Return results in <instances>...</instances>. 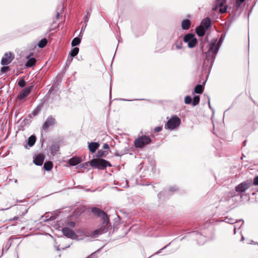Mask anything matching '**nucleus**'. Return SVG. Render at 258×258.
<instances>
[{
	"label": "nucleus",
	"instance_id": "1",
	"mask_svg": "<svg viewBox=\"0 0 258 258\" xmlns=\"http://www.w3.org/2000/svg\"><path fill=\"white\" fill-rule=\"evenodd\" d=\"M222 41V40L221 38L219 41H217L216 39H213L209 44V49L206 52V59L208 61H210L211 64L213 62L216 55L219 51Z\"/></svg>",
	"mask_w": 258,
	"mask_h": 258
},
{
	"label": "nucleus",
	"instance_id": "2",
	"mask_svg": "<svg viewBox=\"0 0 258 258\" xmlns=\"http://www.w3.org/2000/svg\"><path fill=\"white\" fill-rule=\"evenodd\" d=\"M90 165L93 167H95L100 169H103L107 167H110V163L102 159H94L91 161Z\"/></svg>",
	"mask_w": 258,
	"mask_h": 258
},
{
	"label": "nucleus",
	"instance_id": "3",
	"mask_svg": "<svg viewBox=\"0 0 258 258\" xmlns=\"http://www.w3.org/2000/svg\"><path fill=\"white\" fill-rule=\"evenodd\" d=\"M181 123L180 118L176 115L172 116L170 118L165 125L167 129L173 130L177 128Z\"/></svg>",
	"mask_w": 258,
	"mask_h": 258
},
{
	"label": "nucleus",
	"instance_id": "4",
	"mask_svg": "<svg viewBox=\"0 0 258 258\" xmlns=\"http://www.w3.org/2000/svg\"><path fill=\"white\" fill-rule=\"evenodd\" d=\"M151 142V139L147 136H142L134 141V145L137 148H142Z\"/></svg>",
	"mask_w": 258,
	"mask_h": 258
},
{
	"label": "nucleus",
	"instance_id": "5",
	"mask_svg": "<svg viewBox=\"0 0 258 258\" xmlns=\"http://www.w3.org/2000/svg\"><path fill=\"white\" fill-rule=\"evenodd\" d=\"M109 221V222H103L101 226L95 230L92 234V237L94 238L97 237L99 235H101L104 233L107 232L110 227Z\"/></svg>",
	"mask_w": 258,
	"mask_h": 258
},
{
	"label": "nucleus",
	"instance_id": "6",
	"mask_svg": "<svg viewBox=\"0 0 258 258\" xmlns=\"http://www.w3.org/2000/svg\"><path fill=\"white\" fill-rule=\"evenodd\" d=\"M183 40L187 44V45L189 48L194 47L197 42V40L195 35L190 33L187 34L184 36Z\"/></svg>",
	"mask_w": 258,
	"mask_h": 258
},
{
	"label": "nucleus",
	"instance_id": "7",
	"mask_svg": "<svg viewBox=\"0 0 258 258\" xmlns=\"http://www.w3.org/2000/svg\"><path fill=\"white\" fill-rule=\"evenodd\" d=\"M91 211L94 215L101 217L103 220V222L109 221V218L108 217L107 214L100 209L96 207H94L92 208Z\"/></svg>",
	"mask_w": 258,
	"mask_h": 258
},
{
	"label": "nucleus",
	"instance_id": "8",
	"mask_svg": "<svg viewBox=\"0 0 258 258\" xmlns=\"http://www.w3.org/2000/svg\"><path fill=\"white\" fill-rule=\"evenodd\" d=\"M250 184L251 182L249 181L242 182L236 186L235 190L238 192H244L246 189L249 188Z\"/></svg>",
	"mask_w": 258,
	"mask_h": 258
},
{
	"label": "nucleus",
	"instance_id": "9",
	"mask_svg": "<svg viewBox=\"0 0 258 258\" xmlns=\"http://www.w3.org/2000/svg\"><path fill=\"white\" fill-rule=\"evenodd\" d=\"M14 58L11 52L6 53L2 57L1 64L4 66L7 65L13 60Z\"/></svg>",
	"mask_w": 258,
	"mask_h": 258
},
{
	"label": "nucleus",
	"instance_id": "10",
	"mask_svg": "<svg viewBox=\"0 0 258 258\" xmlns=\"http://www.w3.org/2000/svg\"><path fill=\"white\" fill-rule=\"evenodd\" d=\"M63 234L67 238L74 239L76 237V234L70 228L64 227L62 229Z\"/></svg>",
	"mask_w": 258,
	"mask_h": 258
},
{
	"label": "nucleus",
	"instance_id": "11",
	"mask_svg": "<svg viewBox=\"0 0 258 258\" xmlns=\"http://www.w3.org/2000/svg\"><path fill=\"white\" fill-rule=\"evenodd\" d=\"M33 88L32 86H30L24 89L18 96V99L21 100L26 97L30 93Z\"/></svg>",
	"mask_w": 258,
	"mask_h": 258
},
{
	"label": "nucleus",
	"instance_id": "12",
	"mask_svg": "<svg viewBox=\"0 0 258 258\" xmlns=\"http://www.w3.org/2000/svg\"><path fill=\"white\" fill-rule=\"evenodd\" d=\"M55 123V119L51 116H49L43 124L42 128L44 130L46 131L48 128L53 125Z\"/></svg>",
	"mask_w": 258,
	"mask_h": 258
},
{
	"label": "nucleus",
	"instance_id": "13",
	"mask_svg": "<svg viewBox=\"0 0 258 258\" xmlns=\"http://www.w3.org/2000/svg\"><path fill=\"white\" fill-rule=\"evenodd\" d=\"M211 20L209 18L207 17L202 21L200 26L204 28L205 30H207L211 26Z\"/></svg>",
	"mask_w": 258,
	"mask_h": 258
},
{
	"label": "nucleus",
	"instance_id": "14",
	"mask_svg": "<svg viewBox=\"0 0 258 258\" xmlns=\"http://www.w3.org/2000/svg\"><path fill=\"white\" fill-rule=\"evenodd\" d=\"M44 160V156L42 154H38L36 156L33 161L36 165L41 166L42 165Z\"/></svg>",
	"mask_w": 258,
	"mask_h": 258
},
{
	"label": "nucleus",
	"instance_id": "15",
	"mask_svg": "<svg viewBox=\"0 0 258 258\" xmlns=\"http://www.w3.org/2000/svg\"><path fill=\"white\" fill-rule=\"evenodd\" d=\"M82 161V159L80 157H73L69 159V163L72 166L78 165Z\"/></svg>",
	"mask_w": 258,
	"mask_h": 258
},
{
	"label": "nucleus",
	"instance_id": "16",
	"mask_svg": "<svg viewBox=\"0 0 258 258\" xmlns=\"http://www.w3.org/2000/svg\"><path fill=\"white\" fill-rule=\"evenodd\" d=\"M223 221H225V222L229 224H234V223H241L240 226H241L243 224V221L242 220H239L238 221L237 220H236L235 219H233L232 218L229 217H225L224 220H223Z\"/></svg>",
	"mask_w": 258,
	"mask_h": 258
},
{
	"label": "nucleus",
	"instance_id": "17",
	"mask_svg": "<svg viewBox=\"0 0 258 258\" xmlns=\"http://www.w3.org/2000/svg\"><path fill=\"white\" fill-rule=\"evenodd\" d=\"M99 144L96 142H91L89 144L88 147L91 153H94L99 148Z\"/></svg>",
	"mask_w": 258,
	"mask_h": 258
},
{
	"label": "nucleus",
	"instance_id": "18",
	"mask_svg": "<svg viewBox=\"0 0 258 258\" xmlns=\"http://www.w3.org/2000/svg\"><path fill=\"white\" fill-rule=\"evenodd\" d=\"M190 26V22L189 20H184L181 22L182 28L184 30H187Z\"/></svg>",
	"mask_w": 258,
	"mask_h": 258
},
{
	"label": "nucleus",
	"instance_id": "19",
	"mask_svg": "<svg viewBox=\"0 0 258 258\" xmlns=\"http://www.w3.org/2000/svg\"><path fill=\"white\" fill-rule=\"evenodd\" d=\"M207 30L201 27L200 26L196 28V33L197 35L200 37L203 36Z\"/></svg>",
	"mask_w": 258,
	"mask_h": 258
},
{
	"label": "nucleus",
	"instance_id": "20",
	"mask_svg": "<svg viewBox=\"0 0 258 258\" xmlns=\"http://www.w3.org/2000/svg\"><path fill=\"white\" fill-rule=\"evenodd\" d=\"M182 43L181 40H178L172 46V49H180L182 48Z\"/></svg>",
	"mask_w": 258,
	"mask_h": 258
},
{
	"label": "nucleus",
	"instance_id": "21",
	"mask_svg": "<svg viewBox=\"0 0 258 258\" xmlns=\"http://www.w3.org/2000/svg\"><path fill=\"white\" fill-rule=\"evenodd\" d=\"M36 61V60L35 58H29L26 62L25 66L27 68H30L35 64Z\"/></svg>",
	"mask_w": 258,
	"mask_h": 258
},
{
	"label": "nucleus",
	"instance_id": "22",
	"mask_svg": "<svg viewBox=\"0 0 258 258\" xmlns=\"http://www.w3.org/2000/svg\"><path fill=\"white\" fill-rule=\"evenodd\" d=\"M13 239V238L12 237H11L9 239L5 246L3 248V252H4V251L6 252L8 250V249L10 248L12 245Z\"/></svg>",
	"mask_w": 258,
	"mask_h": 258
},
{
	"label": "nucleus",
	"instance_id": "23",
	"mask_svg": "<svg viewBox=\"0 0 258 258\" xmlns=\"http://www.w3.org/2000/svg\"><path fill=\"white\" fill-rule=\"evenodd\" d=\"M36 142V137L34 136H30L28 139L27 144L30 147L33 146Z\"/></svg>",
	"mask_w": 258,
	"mask_h": 258
},
{
	"label": "nucleus",
	"instance_id": "24",
	"mask_svg": "<svg viewBox=\"0 0 258 258\" xmlns=\"http://www.w3.org/2000/svg\"><path fill=\"white\" fill-rule=\"evenodd\" d=\"M43 167L46 171H50L52 168V163L51 161H48L44 164Z\"/></svg>",
	"mask_w": 258,
	"mask_h": 258
},
{
	"label": "nucleus",
	"instance_id": "25",
	"mask_svg": "<svg viewBox=\"0 0 258 258\" xmlns=\"http://www.w3.org/2000/svg\"><path fill=\"white\" fill-rule=\"evenodd\" d=\"M204 90V87L201 85H197L195 88V92L198 94H201Z\"/></svg>",
	"mask_w": 258,
	"mask_h": 258
},
{
	"label": "nucleus",
	"instance_id": "26",
	"mask_svg": "<svg viewBox=\"0 0 258 258\" xmlns=\"http://www.w3.org/2000/svg\"><path fill=\"white\" fill-rule=\"evenodd\" d=\"M47 43V40L46 39L44 38L41 39L38 43V46L40 48H43L46 45Z\"/></svg>",
	"mask_w": 258,
	"mask_h": 258
},
{
	"label": "nucleus",
	"instance_id": "27",
	"mask_svg": "<svg viewBox=\"0 0 258 258\" xmlns=\"http://www.w3.org/2000/svg\"><path fill=\"white\" fill-rule=\"evenodd\" d=\"M81 42V39L78 37L74 38L72 41L71 44L72 46H75L79 45Z\"/></svg>",
	"mask_w": 258,
	"mask_h": 258
},
{
	"label": "nucleus",
	"instance_id": "28",
	"mask_svg": "<svg viewBox=\"0 0 258 258\" xmlns=\"http://www.w3.org/2000/svg\"><path fill=\"white\" fill-rule=\"evenodd\" d=\"M79 51V49L78 47H75L71 51L70 54L72 57H74L78 54Z\"/></svg>",
	"mask_w": 258,
	"mask_h": 258
},
{
	"label": "nucleus",
	"instance_id": "29",
	"mask_svg": "<svg viewBox=\"0 0 258 258\" xmlns=\"http://www.w3.org/2000/svg\"><path fill=\"white\" fill-rule=\"evenodd\" d=\"M200 102V97L199 96H195L193 98V101L192 102V106H195L198 105Z\"/></svg>",
	"mask_w": 258,
	"mask_h": 258
},
{
	"label": "nucleus",
	"instance_id": "30",
	"mask_svg": "<svg viewBox=\"0 0 258 258\" xmlns=\"http://www.w3.org/2000/svg\"><path fill=\"white\" fill-rule=\"evenodd\" d=\"M197 234L199 236V239L198 240L199 243L200 244H203L206 241L205 237L198 233H197Z\"/></svg>",
	"mask_w": 258,
	"mask_h": 258
},
{
	"label": "nucleus",
	"instance_id": "31",
	"mask_svg": "<svg viewBox=\"0 0 258 258\" xmlns=\"http://www.w3.org/2000/svg\"><path fill=\"white\" fill-rule=\"evenodd\" d=\"M227 0H217L216 4L219 7H222L226 3Z\"/></svg>",
	"mask_w": 258,
	"mask_h": 258
},
{
	"label": "nucleus",
	"instance_id": "32",
	"mask_svg": "<svg viewBox=\"0 0 258 258\" xmlns=\"http://www.w3.org/2000/svg\"><path fill=\"white\" fill-rule=\"evenodd\" d=\"M107 154H108L107 152H106L105 151H104L103 150H100L98 151L97 154V156L98 157H101L103 156L104 155H106Z\"/></svg>",
	"mask_w": 258,
	"mask_h": 258
},
{
	"label": "nucleus",
	"instance_id": "33",
	"mask_svg": "<svg viewBox=\"0 0 258 258\" xmlns=\"http://www.w3.org/2000/svg\"><path fill=\"white\" fill-rule=\"evenodd\" d=\"M26 85V82H25V81L24 80V79H23V78H21L20 79V80H19V82H18V85L20 87H24Z\"/></svg>",
	"mask_w": 258,
	"mask_h": 258
},
{
	"label": "nucleus",
	"instance_id": "34",
	"mask_svg": "<svg viewBox=\"0 0 258 258\" xmlns=\"http://www.w3.org/2000/svg\"><path fill=\"white\" fill-rule=\"evenodd\" d=\"M192 99L189 96H185L184 98V102L186 104H189L191 103Z\"/></svg>",
	"mask_w": 258,
	"mask_h": 258
},
{
	"label": "nucleus",
	"instance_id": "35",
	"mask_svg": "<svg viewBox=\"0 0 258 258\" xmlns=\"http://www.w3.org/2000/svg\"><path fill=\"white\" fill-rule=\"evenodd\" d=\"M244 1L245 0H236L235 4L236 7L237 8L240 7L242 3H243Z\"/></svg>",
	"mask_w": 258,
	"mask_h": 258
},
{
	"label": "nucleus",
	"instance_id": "36",
	"mask_svg": "<svg viewBox=\"0 0 258 258\" xmlns=\"http://www.w3.org/2000/svg\"><path fill=\"white\" fill-rule=\"evenodd\" d=\"M227 9H228V6H226L223 8H220L219 10V11L221 13L224 14L227 12Z\"/></svg>",
	"mask_w": 258,
	"mask_h": 258
},
{
	"label": "nucleus",
	"instance_id": "37",
	"mask_svg": "<svg viewBox=\"0 0 258 258\" xmlns=\"http://www.w3.org/2000/svg\"><path fill=\"white\" fill-rule=\"evenodd\" d=\"M9 70V67H3L1 68V72L2 73H5Z\"/></svg>",
	"mask_w": 258,
	"mask_h": 258
},
{
	"label": "nucleus",
	"instance_id": "38",
	"mask_svg": "<svg viewBox=\"0 0 258 258\" xmlns=\"http://www.w3.org/2000/svg\"><path fill=\"white\" fill-rule=\"evenodd\" d=\"M58 149V147L56 145H53L51 146V151L52 152L54 151L55 152L57 151Z\"/></svg>",
	"mask_w": 258,
	"mask_h": 258
},
{
	"label": "nucleus",
	"instance_id": "39",
	"mask_svg": "<svg viewBox=\"0 0 258 258\" xmlns=\"http://www.w3.org/2000/svg\"><path fill=\"white\" fill-rule=\"evenodd\" d=\"M253 184L255 185H258V176L254 177L253 179Z\"/></svg>",
	"mask_w": 258,
	"mask_h": 258
},
{
	"label": "nucleus",
	"instance_id": "40",
	"mask_svg": "<svg viewBox=\"0 0 258 258\" xmlns=\"http://www.w3.org/2000/svg\"><path fill=\"white\" fill-rule=\"evenodd\" d=\"M162 130V127L157 126L154 128V131L156 132H159Z\"/></svg>",
	"mask_w": 258,
	"mask_h": 258
},
{
	"label": "nucleus",
	"instance_id": "41",
	"mask_svg": "<svg viewBox=\"0 0 258 258\" xmlns=\"http://www.w3.org/2000/svg\"><path fill=\"white\" fill-rule=\"evenodd\" d=\"M103 148L104 149H108L109 148V147L107 143H105L103 144Z\"/></svg>",
	"mask_w": 258,
	"mask_h": 258
},
{
	"label": "nucleus",
	"instance_id": "42",
	"mask_svg": "<svg viewBox=\"0 0 258 258\" xmlns=\"http://www.w3.org/2000/svg\"><path fill=\"white\" fill-rule=\"evenodd\" d=\"M87 26V24H85V25L84 26H83L81 28V32H80V35L83 33V32L84 31L85 28H86V27Z\"/></svg>",
	"mask_w": 258,
	"mask_h": 258
},
{
	"label": "nucleus",
	"instance_id": "43",
	"mask_svg": "<svg viewBox=\"0 0 258 258\" xmlns=\"http://www.w3.org/2000/svg\"><path fill=\"white\" fill-rule=\"evenodd\" d=\"M176 190V188H175L174 187H170L169 188V190L170 191H175Z\"/></svg>",
	"mask_w": 258,
	"mask_h": 258
},
{
	"label": "nucleus",
	"instance_id": "44",
	"mask_svg": "<svg viewBox=\"0 0 258 258\" xmlns=\"http://www.w3.org/2000/svg\"><path fill=\"white\" fill-rule=\"evenodd\" d=\"M89 17L88 16H86L85 18V23L86 24H87V23L88 22V20H89Z\"/></svg>",
	"mask_w": 258,
	"mask_h": 258
},
{
	"label": "nucleus",
	"instance_id": "45",
	"mask_svg": "<svg viewBox=\"0 0 258 258\" xmlns=\"http://www.w3.org/2000/svg\"><path fill=\"white\" fill-rule=\"evenodd\" d=\"M59 14H60V12L57 11L56 13V19H58L59 18Z\"/></svg>",
	"mask_w": 258,
	"mask_h": 258
},
{
	"label": "nucleus",
	"instance_id": "46",
	"mask_svg": "<svg viewBox=\"0 0 258 258\" xmlns=\"http://www.w3.org/2000/svg\"><path fill=\"white\" fill-rule=\"evenodd\" d=\"M237 227H238L237 225H234V234L236 233V229L237 228Z\"/></svg>",
	"mask_w": 258,
	"mask_h": 258
},
{
	"label": "nucleus",
	"instance_id": "47",
	"mask_svg": "<svg viewBox=\"0 0 258 258\" xmlns=\"http://www.w3.org/2000/svg\"><path fill=\"white\" fill-rule=\"evenodd\" d=\"M19 219L18 217H14L13 219V220H18Z\"/></svg>",
	"mask_w": 258,
	"mask_h": 258
},
{
	"label": "nucleus",
	"instance_id": "48",
	"mask_svg": "<svg viewBox=\"0 0 258 258\" xmlns=\"http://www.w3.org/2000/svg\"><path fill=\"white\" fill-rule=\"evenodd\" d=\"M70 226L74 227L75 226V223L74 222H71Z\"/></svg>",
	"mask_w": 258,
	"mask_h": 258
},
{
	"label": "nucleus",
	"instance_id": "49",
	"mask_svg": "<svg viewBox=\"0 0 258 258\" xmlns=\"http://www.w3.org/2000/svg\"><path fill=\"white\" fill-rule=\"evenodd\" d=\"M86 258H93V255H92V254L90 255L89 256H88V257H86Z\"/></svg>",
	"mask_w": 258,
	"mask_h": 258
},
{
	"label": "nucleus",
	"instance_id": "50",
	"mask_svg": "<svg viewBox=\"0 0 258 258\" xmlns=\"http://www.w3.org/2000/svg\"><path fill=\"white\" fill-rule=\"evenodd\" d=\"M244 237L243 236H242L241 240L243 241V240H244Z\"/></svg>",
	"mask_w": 258,
	"mask_h": 258
},
{
	"label": "nucleus",
	"instance_id": "51",
	"mask_svg": "<svg viewBox=\"0 0 258 258\" xmlns=\"http://www.w3.org/2000/svg\"><path fill=\"white\" fill-rule=\"evenodd\" d=\"M209 107H210V108H211V104H210V101H209Z\"/></svg>",
	"mask_w": 258,
	"mask_h": 258
},
{
	"label": "nucleus",
	"instance_id": "52",
	"mask_svg": "<svg viewBox=\"0 0 258 258\" xmlns=\"http://www.w3.org/2000/svg\"><path fill=\"white\" fill-rule=\"evenodd\" d=\"M245 142H246V141H244V142H243V144H244V145H245Z\"/></svg>",
	"mask_w": 258,
	"mask_h": 258
},
{
	"label": "nucleus",
	"instance_id": "53",
	"mask_svg": "<svg viewBox=\"0 0 258 258\" xmlns=\"http://www.w3.org/2000/svg\"><path fill=\"white\" fill-rule=\"evenodd\" d=\"M62 10H63V8L62 7L61 9L60 12L62 11Z\"/></svg>",
	"mask_w": 258,
	"mask_h": 258
},
{
	"label": "nucleus",
	"instance_id": "54",
	"mask_svg": "<svg viewBox=\"0 0 258 258\" xmlns=\"http://www.w3.org/2000/svg\"><path fill=\"white\" fill-rule=\"evenodd\" d=\"M29 57H30V55L28 56L27 57V58H29Z\"/></svg>",
	"mask_w": 258,
	"mask_h": 258
},
{
	"label": "nucleus",
	"instance_id": "55",
	"mask_svg": "<svg viewBox=\"0 0 258 258\" xmlns=\"http://www.w3.org/2000/svg\"><path fill=\"white\" fill-rule=\"evenodd\" d=\"M161 250L162 249H160L159 251H158V253H159Z\"/></svg>",
	"mask_w": 258,
	"mask_h": 258
}]
</instances>
